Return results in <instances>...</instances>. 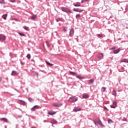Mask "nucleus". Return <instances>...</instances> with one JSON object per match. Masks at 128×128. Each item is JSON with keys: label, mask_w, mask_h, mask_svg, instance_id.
<instances>
[{"label": "nucleus", "mask_w": 128, "mask_h": 128, "mask_svg": "<svg viewBox=\"0 0 128 128\" xmlns=\"http://www.w3.org/2000/svg\"><path fill=\"white\" fill-rule=\"evenodd\" d=\"M97 123L98 124L101 126H102V128H104V125L102 124V121H100V118H98V120L97 122Z\"/></svg>", "instance_id": "10"}, {"label": "nucleus", "mask_w": 128, "mask_h": 128, "mask_svg": "<svg viewBox=\"0 0 128 128\" xmlns=\"http://www.w3.org/2000/svg\"><path fill=\"white\" fill-rule=\"evenodd\" d=\"M36 15H34L31 17V20H36Z\"/></svg>", "instance_id": "26"}, {"label": "nucleus", "mask_w": 128, "mask_h": 128, "mask_svg": "<svg viewBox=\"0 0 128 128\" xmlns=\"http://www.w3.org/2000/svg\"><path fill=\"white\" fill-rule=\"evenodd\" d=\"M2 77H0V82H2Z\"/></svg>", "instance_id": "48"}, {"label": "nucleus", "mask_w": 128, "mask_h": 128, "mask_svg": "<svg viewBox=\"0 0 128 128\" xmlns=\"http://www.w3.org/2000/svg\"><path fill=\"white\" fill-rule=\"evenodd\" d=\"M78 98L76 96H72L68 99V101L69 102H78Z\"/></svg>", "instance_id": "2"}, {"label": "nucleus", "mask_w": 128, "mask_h": 128, "mask_svg": "<svg viewBox=\"0 0 128 128\" xmlns=\"http://www.w3.org/2000/svg\"><path fill=\"white\" fill-rule=\"evenodd\" d=\"M113 104L111 105L110 106L112 108H116V106H118V102L116 101L113 102Z\"/></svg>", "instance_id": "4"}, {"label": "nucleus", "mask_w": 128, "mask_h": 128, "mask_svg": "<svg viewBox=\"0 0 128 128\" xmlns=\"http://www.w3.org/2000/svg\"><path fill=\"white\" fill-rule=\"evenodd\" d=\"M46 46H47L48 48H50V44L48 43V41H46Z\"/></svg>", "instance_id": "33"}, {"label": "nucleus", "mask_w": 128, "mask_h": 128, "mask_svg": "<svg viewBox=\"0 0 128 128\" xmlns=\"http://www.w3.org/2000/svg\"><path fill=\"white\" fill-rule=\"evenodd\" d=\"M46 64H48V66H54V64L52 63H50L48 61H46Z\"/></svg>", "instance_id": "30"}, {"label": "nucleus", "mask_w": 128, "mask_h": 128, "mask_svg": "<svg viewBox=\"0 0 128 128\" xmlns=\"http://www.w3.org/2000/svg\"><path fill=\"white\" fill-rule=\"evenodd\" d=\"M18 34H20V36H26V34L22 32H19Z\"/></svg>", "instance_id": "34"}, {"label": "nucleus", "mask_w": 128, "mask_h": 128, "mask_svg": "<svg viewBox=\"0 0 128 128\" xmlns=\"http://www.w3.org/2000/svg\"><path fill=\"white\" fill-rule=\"evenodd\" d=\"M63 30L64 32H68V27L66 26H63Z\"/></svg>", "instance_id": "24"}, {"label": "nucleus", "mask_w": 128, "mask_h": 128, "mask_svg": "<svg viewBox=\"0 0 128 128\" xmlns=\"http://www.w3.org/2000/svg\"><path fill=\"white\" fill-rule=\"evenodd\" d=\"M121 68H122V70H124V67H122Z\"/></svg>", "instance_id": "47"}, {"label": "nucleus", "mask_w": 128, "mask_h": 128, "mask_svg": "<svg viewBox=\"0 0 128 128\" xmlns=\"http://www.w3.org/2000/svg\"><path fill=\"white\" fill-rule=\"evenodd\" d=\"M51 124H58V122L55 120H52L51 121Z\"/></svg>", "instance_id": "15"}, {"label": "nucleus", "mask_w": 128, "mask_h": 128, "mask_svg": "<svg viewBox=\"0 0 128 128\" xmlns=\"http://www.w3.org/2000/svg\"><path fill=\"white\" fill-rule=\"evenodd\" d=\"M29 102H34V99L32 98H28Z\"/></svg>", "instance_id": "40"}, {"label": "nucleus", "mask_w": 128, "mask_h": 128, "mask_svg": "<svg viewBox=\"0 0 128 128\" xmlns=\"http://www.w3.org/2000/svg\"><path fill=\"white\" fill-rule=\"evenodd\" d=\"M26 58H28V60H30V58H31L30 54H28Z\"/></svg>", "instance_id": "35"}, {"label": "nucleus", "mask_w": 128, "mask_h": 128, "mask_svg": "<svg viewBox=\"0 0 128 128\" xmlns=\"http://www.w3.org/2000/svg\"><path fill=\"white\" fill-rule=\"evenodd\" d=\"M62 20V18H57L56 19V21L58 22H60Z\"/></svg>", "instance_id": "29"}, {"label": "nucleus", "mask_w": 128, "mask_h": 128, "mask_svg": "<svg viewBox=\"0 0 128 128\" xmlns=\"http://www.w3.org/2000/svg\"><path fill=\"white\" fill-rule=\"evenodd\" d=\"M88 94H84L82 96V98H89Z\"/></svg>", "instance_id": "19"}, {"label": "nucleus", "mask_w": 128, "mask_h": 128, "mask_svg": "<svg viewBox=\"0 0 128 128\" xmlns=\"http://www.w3.org/2000/svg\"><path fill=\"white\" fill-rule=\"evenodd\" d=\"M106 107H104V110H106Z\"/></svg>", "instance_id": "52"}, {"label": "nucleus", "mask_w": 128, "mask_h": 128, "mask_svg": "<svg viewBox=\"0 0 128 128\" xmlns=\"http://www.w3.org/2000/svg\"><path fill=\"white\" fill-rule=\"evenodd\" d=\"M0 4H5L4 0H2V1H0Z\"/></svg>", "instance_id": "37"}, {"label": "nucleus", "mask_w": 128, "mask_h": 128, "mask_svg": "<svg viewBox=\"0 0 128 128\" xmlns=\"http://www.w3.org/2000/svg\"><path fill=\"white\" fill-rule=\"evenodd\" d=\"M94 79H90V80H89L88 84H94Z\"/></svg>", "instance_id": "25"}, {"label": "nucleus", "mask_w": 128, "mask_h": 128, "mask_svg": "<svg viewBox=\"0 0 128 128\" xmlns=\"http://www.w3.org/2000/svg\"><path fill=\"white\" fill-rule=\"evenodd\" d=\"M10 56H12V53H10Z\"/></svg>", "instance_id": "50"}, {"label": "nucleus", "mask_w": 128, "mask_h": 128, "mask_svg": "<svg viewBox=\"0 0 128 128\" xmlns=\"http://www.w3.org/2000/svg\"><path fill=\"white\" fill-rule=\"evenodd\" d=\"M123 122H126V118H124L122 119Z\"/></svg>", "instance_id": "43"}, {"label": "nucleus", "mask_w": 128, "mask_h": 128, "mask_svg": "<svg viewBox=\"0 0 128 128\" xmlns=\"http://www.w3.org/2000/svg\"><path fill=\"white\" fill-rule=\"evenodd\" d=\"M116 50V47H113L112 48H110V50Z\"/></svg>", "instance_id": "42"}, {"label": "nucleus", "mask_w": 128, "mask_h": 128, "mask_svg": "<svg viewBox=\"0 0 128 128\" xmlns=\"http://www.w3.org/2000/svg\"><path fill=\"white\" fill-rule=\"evenodd\" d=\"M112 122H113L112 120H110V119L108 120V124H112Z\"/></svg>", "instance_id": "39"}, {"label": "nucleus", "mask_w": 128, "mask_h": 128, "mask_svg": "<svg viewBox=\"0 0 128 128\" xmlns=\"http://www.w3.org/2000/svg\"><path fill=\"white\" fill-rule=\"evenodd\" d=\"M120 62H127L128 64V59H122L121 60Z\"/></svg>", "instance_id": "18"}, {"label": "nucleus", "mask_w": 128, "mask_h": 128, "mask_svg": "<svg viewBox=\"0 0 128 128\" xmlns=\"http://www.w3.org/2000/svg\"><path fill=\"white\" fill-rule=\"evenodd\" d=\"M102 92H106V88L102 87Z\"/></svg>", "instance_id": "36"}, {"label": "nucleus", "mask_w": 128, "mask_h": 128, "mask_svg": "<svg viewBox=\"0 0 128 128\" xmlns=\"http://www.w3.org/2000/svg\"><path fill=\"white\" fill-rule=\"evenodd\" d=\"M90 0H82L81 2L82 4H84V2H88Z\"/></svg>", "instance_id": "32"}, {"label": "nucleus", "mask_w": 128, "mask_h": 128, "mask_svg": "<svg viewBox=\"0 0 128 128\" xmlns=\"http://www.w3.org/2000/svg\"><path fill=\"white\" fill-rule=\"evenodd\" d=\"M19 102H20V104H22L23 106H26V102L22 100H20Z\"/></svg>", "instance_id": "14"}, {"label": "nucleus", "mask_w": 128, "mask_h": 128, "mask_svg": "<svg viewBox=\"0 0 128 128\" xmlns=\"http://www.w3.org/2000/svg\"><path fill=\"white\" fill-rule=\"evenodd\" d=\"M70 74H72V76H76V73L75 72H70Z\"/></svg>", "instance_id": "27"}, {"label": "nucleus", "mask_w": 128, "mask_h": 128, "mask_svg": "<svg viewBox=\"0 0 128 128\" xmlns=\"http://www.w3.org/2000/svg\"><path fill=\"white\" fill-rule=\"evenodd\" d=\"M74 6H80V3L77 2L76 4H74Z\"/></svg>", "instance_id": "21"}, {"label": "nucleus", "mask_w": 128, "mask_h": 128, "mask_svg": "<svg viewBox=\"0 0 128 128\" xmlns=\"http://www.w3.org/2000/svg\"><path fill=\"white\" fill-rule=\"evenodd\" d=\"M11 2H16V0H11Z\"/></svg>", "instance_id": "44"}, {"label": "nucleus", "mask_w": 128, "mask_h": 128, "mask_svg": "<svg viewBox=\"0 0 128 128\" xmlns=\"http://www.w3.org/2000/svg\"><path fill=\"white\" fill-rule=\"evenodd\" d=\"M40 108V106L36 105L31 108L32 112H34L36 110H38Z\"/></svg>", "instance_id": "7"}, {"label": "nucleus", "mask_w": 128, "mask_h": 128, "mask_svg": "<svg viewBox=\"0 0 128 128\" xmlns=\"http://www.w3.org/2000/svg\"><path fill=\"white\" fill-rule=\"evenodd\" d=\"M6 18H8V14H4L2 16V18H4V20H6Z\"/></svg>", "instance_id": "20"}, {"label": "nucleus", "mask_w": 128, "mask_h": 128, "mask_svg": "<svg viewBox=\"0 0 128 128\" xmlns=\"http://www.w3.org/2000/svg\"><path fill=\"white\" fill-rule=\"evenodd\" d=\"M82 110V108H75L73 110V112H80Z\"/></svg>", "instance_id": "9"}, {"label": "nucleus", "mask_w": 128, "mask_h": 128, "mask_svg": "<svg viewBox=\"0 0 128 128\" xmlns=\"http://www.w3.org/2000/svg\"><path fill=\"white\" fill-rule=\"evenodd\" d=\"M112 96H116V90H113L112 92Z\"/></svg>", "instance_id": "23"}, {"label": "nucleus", "mask_w": 128, "mask_h": 128, "mask_svg": "<svg viewBox=\"0 0 128 128\" xmlns=\"http://www.w3.org/2000/svg\"><path fill=\"white\" fill-rule=\"evenodd\" d=\"M120 52V48H119L115 50H114L113 52L114 54H118Z\"/></svg>", "instance_id": "12"}, {"label": "nucleus", "mask_w": 128, "mask_h": 128, "mask_svg": "<svg viewBox=\"0 0 128 128\" xmlns=\"http://www.w3.org/2000/svg\"><path fill=\"white\" fill-rule=\"evenodd\" d=\"M32 76H38V72H32Z\"/></svg>", "instance_id": "22"}, {"label": "nucleus", "mask_w": 128, "mask_h": 128, "mask_svg": "<svg viewBox=\"0 0 128 128\" xmlns=\"http://www.w3.org/2000/svg\"><path fill=\"white\" fill-rule=\"evenodd\" d=\"M74 28H72L70 31V34H69L70 36H71V37L74 36Z\"/></svg>", "instance_id": "5"}, {"label": "nucleus", "mask_w": 128, "mask_h": 128, "mask_svg": "<svg viewBox=\"0 0 128 128\" xmlns=\"http://www.w3.org/2000/svg\"><path fill=\"white\" fill-rule=\"evenodd\" d=\"M97 36L98 38H102V35L101 34H98Z\"/></svg>", "instance_id": "41"}, {"label": "nucleus", "mask_w": 128, "mask_h": 128, "mask_svg": "<svg viewBox=\"0 0 128 128\" xmlns=\"http://www.w3.org/2000/svg\"><path fill=\"white\" fill-rule=\"evenodd\" d=\"M34 128V127H33V128Z\"/></svg>", "instance_id": "53"}, {"label": "nucleus", "mask_w": 128, "mask_h": 128, "mask_svg": "<svg viewBox=\"0 0 128 128\" xmlns=\"http://www.w3.org/2000/svg\"><path fill=\"white\" fill-rule=\"evenodd\" d=\"M12 76H18V73L16 70H13L12 73Z\"/></svg>", "instance_id": "13"}, {"label": "nucleus", "mask_w": 128, "mask_h": 128, "mask_svg": "<svg viewBox=\"0 0 128 128\" xmlns=\"http://www.w3.org/2000/svg\"><path fill=\"white\" fill-rule=\"evenodd\" d=\"M6 36L2 35V34H0V42L2 40H6Z\"/></svg>", "instance_id": "8"}, {"label": "nucleus", "mask_w": 128, "mask_h": 128, "mask_svg": "<svg viewBox=\"0 0 128 128\" xmlns=\"http://www.w3.org/2000/svg\"><path fill=\"white\" fill-rule=\"evenodd\" d=\"M0 120H3L5 122H8V119L6 118H1Z\"/></svg>", "instance_id": "17"}, {"label": "nucleus", "mask_w": 128, "mask_h": 128, "mask_svg": "<svg viewBox=\"0 0 128 128\" xmlns=\"http://www.w3.org/2000/svg\"><path fill=\"white\" fill-rule=\"evenodd\" d=\"M76 78H79V80H82V77L80 75H76Z\"/></svg>", "instance_id": "28"}, {"label": "nucleus", "mask_w": 128, "mask_h": 128, "mask_svg": "<svg viewBox=\"0 0 128 128\" xmlns=\"http://www.w3.org/2000/svg\"><path fill=\"white\" fill-rule=\"evenodd\" d=\"M98 58H104V54H98Z\"/></svg>", "instance_id": "16"}, {"label": "nucleus", "mask_w": 128, "mask_h": 128, "mask_svg": "<svg viewBox=\"0 0 128 128\" xmlns=\"http://www.w3.org/2000/svg\"><path fill=\"white\" fill-rule=\"evenodd\" d=\"M80 14H77L76 16V18H80Z\"/></svg>", "instance_id": "31"}, {"label": "nucleus", "mask_w": 128, "mask_h": 128, "mask_svg": "<svg viewBox=\"0 0 128 128\" xmlns=\"http://www.w3.org/2000/svg\"><path fill=\"white\" fill-rule=\"evenodd\" d=\"M18 117H19L20 118H22V116H18Z\"/></svg>", "instance_id": "51"}, {"label": "nucleus", "mask_w": 128, "mask_h": 128, "mask_svg": "<svg viewBox=\"0 0 128 128\" xmlns=\"http://www.w3.org/2000/svg\"><path fill=\"white\" fill-rule=\"evenodd\" d=\"M24 30H28V27L26 26H24Z\"/></svg>", "instance_id": "38"}, {"label": "nucleus", "mask_w": 128, "mask_h": 128, "mask_svg": "<svg viewBox=\"0 0 128 128\" xmlns=\"http://www.w3.org/2000/svg\"><path fill=\"white\" fill-rule=\"evenodd\" d=\"M56 114V112H48V114H50V116H54V114Z\"/></svg>", "instance_id": "11"}, {"label": "nucleus", "mask_w": 128, "mask_h": 128, "mask_svg": "<svg viewBox=\"0 0 128 128\" xmlns=\"http://www.w3.org/2000/svg\"><path fill=\"white\" fill-rule=\"evenodd\" d=\"M94 124H96V122L94 120Z\"/></svg>", "instance_id": "46"}, {"label": "nucleus", "mask_w": 128, "mask_h": 128, "mask_svg": "<svg viewBox=\"0 0 128 128\" xmlns=\"http://www.w3.org/2000/svg\"><path fill=\"white\" fill-rule=\"evenodd\" d=\"M44 122H46V120H44Z\"/></svg>", "instance_id": "49"}, {"label": "nucleus", "mask_w": 128, "mask_h": 128, "mask_svg": "<svg viewBox=\"0 0 128 128\" xmlns=\"http://www.w3.org/2000/svg\"><path fill=\"white\" fill-rule=\"evenodd\" d=\"M61 10L62 12H66V14H72V11L70 9L66 7H62L61 8Z\"/></svg>", "instance_id": "1"}, {"label": "nucleus", "mask_w": 128, "mask_h": 128, "mask_svg": "<svg viewBox=\"0 0 128 128\" xmlns=\"http://www.w3.org/2000/svg\"><path fill=\"white\" fill-rule=\"evenodd\" d=\"M73 10H74V12H84V10H80L78 8H74L73 9Z\"/></svg>", "instance_id": "6"}, {"label": "nucleus", "mask_w": 128, "mask_h": 128, "mask_svg": "<svg viewBox=\"0 0 128 128\" xmlns=\"http://www.w3.org/2000/svg\"><path fill=\"white\" fill-rule=\"evenodd\" d=\"M52 106H56V108H60V106H62V103H53Z\"/></svg>", "instance_id": "3"}, {"label": "nucleus", "mask_w": 128, "mask_h": 128, "mask_svg": "<svg viewBox=\"0 0 128 128\" xmlns=\"http://www.w3.org/2000/svg\"><path fill=\"white\" fill-rule=\"evenodd\" d=\"M20 64H22V66H24V63L23 62H21Z\"/></svg>", "instance_id": "45"}]
</instances>
